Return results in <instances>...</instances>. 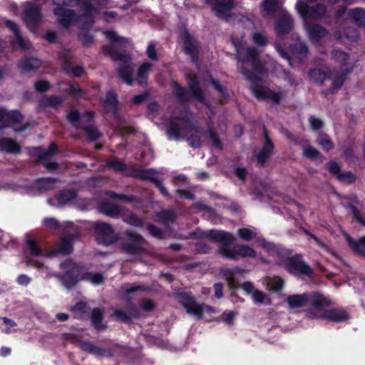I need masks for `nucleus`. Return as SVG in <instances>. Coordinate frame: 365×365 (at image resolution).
Returning a JSON list of instances; mask_svg holds the SVG:
<instances>
[{"label": "nucleus", "instance_id": "nucleus-1", "mask_svg": "<svg viewBox=\"0 0 365 365\" xmlns=\"http://www.w3.org/2000/svg\"><path fill=\"white\" fill-rule=\"evenodd\" d=\"M52 2L56 6L53 14L59 24L65 28L73 22L81 24L85 27L89 26L99 16L106 21L116 16L113 11L103 12L109 6V0H94L96 6L89 0H52Z\"/></svg>", "mask_w": 365, "mask_h": 365}, {"label": "nucleus", "instance_id": "nucleus-2", "mask_svg": "<svg viewBox=\"0 0 365 365\" xmlns=\"http://www.w3.org/2000/svg\"><path fill=\"white\" fill-rule=\"evenodd\" d=\"M232 42L235 48L237 58L242 63L238 69L250 82L253 95L260 101L278 103L284 96V93L270 90L264 85L262 78L258 76V74L262 73V69L257 65V49L254 47H245L242 39L237 41L232 38Z\"/></svg>", "mask_w": 365, "mask_h": 365}, {"label": "nucleus", "instance_id": "nucleus-3", "mask_svg": "<svg viewBox=\"0 0 365 365\" xmlns=\"http://www.w3.org/2000/svg\"><path fill=\"white\" fill-rule=\"evenodd\" d=\"M296 9L303 20L304 29L310 41L317 44L328 34V31L321 25L312 24V21L323 18L326 14V7L322 4H318L309 7L303 0H298Z\"/></svg>", "mask_w": 365, "mask_h": 365}, {"label": "nucleus", "instance_id": "nucleus-4", "mask_svg": "<svg viewBox=\"0 0 365 365\" xmlns=\"http://www.w3.org/2000/svg\"><path fill=\"white\" fill-rule=\"evenodd\" d=\"M332 58L339 64V69L333 71L327 74L319 69L311 70L309 76L314 81L322 83L327 78L333 80L330 92L334 93L343 84L345 76L351 71L353 67L349 63V56L346 53L339 50L331 52Z\"/></svg>", "mask_w": 365, "mask_h": 365}, {"label": "nucleus", "instance_id": "nucleus-5", "mask_svg": "<svg viewBox=\"0 0 365 365\" xmlns=\"http://www.w3.org/2000/svg\"><path fill=\"white\" fill-rule=\"evenodd\" d=\"M206 236L211 240L220 243L219 253L224 257L235 259L238 257H255L256 251L251 247L245 245L232 246L233 236L225 231L211 230L206 232Z\"/></svg>", "mask_w": 365, "mask_h": 365}, {"label": "nucleus", "instance_id": "nucleus-6", "mask_svg": "<svg viewBox=\"0 0 365 365\" xmlns=\"http://www.w3.org/2000/svg\"><path fill=\"white\" fill-rule=\"evenodd\" d=\"M312 301L315 311L307 314L308 318L323 319L334 322H341L349 319V314L345 310L330 307L333 303L329 297L322 294L316 295Z\"/></svg>", "mask_w": 365, "mask_h": 365}, {"label": "nucleus", "instance_id": "nucleus-7", "mask_svg": "<svg viewBox=\"0 0 365 365\" xmlns=\"http://www.w3.org/2000/svg\"><path fill=\"white\" fill-rule=\"evenodd\" d=\"M198 131V127L193 120L192 113L185 109L179 115L171 117L166 134L169 139L178 140L186 138L192 132Z\"/></svg>", "mask_w": 365, "mask_h": 365}, {"label": "nucleus", "instance_id": "nucleus-8", "mask_svg": "<svg viewBox=\"0 0 365 365\" xmlns=\"http://www.w3.org/2000/svg\"><path fill=\"white\" fill-rule=\"evenodd\" d=\"M29 264L36 267L42 273L45 274V278L55 277L58 278L62 284L66 288L73 287L78 282L77 274L78 269L77 266L70 259L66 260L61 264V268L65 270L63 274H56L49 270V269L40 262L28 259Z\"/></svg>", "mask_w": 365, "mask_h": 365}, {"label": "nucleus", "instance_id": "nucleus-9", "mask_svg": "<svg viewBox=\"0 0 365 365\" xmlns=\"http://www.w3.org/2000/svg\"><path fill=\"white\" fill-rule=\"evenodd\" d=\"M280 250L284 252L283 255H269L273 258V262L283 267L289 273L297 275H306L311 277L312 269L311 267L304 263L300 255H295L293 257H288V251L277 246Z\"/></svg>", "mask_w": 365, "mask_h": 365}, {"label": "nucleus", "instance_id": "nucleus-10", "mask_svg": "<svg viewBox=\"0 0 365 365\" xmlns=\"http://www.w3.org/2000/svg\"><path fill=\"white\" fill-rule=\"evenodd\" d=\"M104 52L113 61H119L120 66L118 68L119 77L127 84L132 85L133 78V68L131 66V58L128 54L118 52L110 47H104Z\"/></svg>", "mask_w": 365, "mask_h": 365}, {"label": "nucleus", "instance_id": "nucleus-11", "mask_svg": "<svg viewBox=\"0 0 365 365\" xmlns=\"http://www.w3.org/2000/svg\"><path fill=\"white\" fill-rule=\"evenodd\" d=\"M238 237L245 241H250L254 240L255 242L258 243L268 254L269 255L284 254L283 250L277 248V246L272 242H267L259 234L258 230L253 227H245L239 229L237 231Z\"/></svg>", "mask_w": 365, "mask_h": 365}, {"label": "nucleus", "instance_id": "nucleus-12", "mask_svg": "<svg viewBox=\"0 0 365 365\" xmlns=\"http://www.w3.org/2000/svg\"><path fill=\"white\" fill-rule=\"evenodd\" d=\"M172 86L174 94L181 103L188 101L190 98H193L201 103L205 101L204 93L200 88L199 83L196 78H188V87L190 93L184 88H182L177 82H173Z\"/></svg>", "mask_w": 365, "mask_h": 365}, {"label": "nucleus", "instance_id": "nucleus-13", "mask_svg": "<svg viewBox=\"0 0 365 365\" xmlns=\"http://www.w3.org/2000/svg\"><path fill=\"white\" fill-rule=\"evenodd\" d=\"M177 297L179 302L186 309L187 312L197 319H201L205 312L210 314L215 312L214 307L204 303H197L188 293H179Z\"/></svg>", "mask_w": 365, "mask_h": 365}, {"label": "nucleus", "instance_id": "nucleus-14", "mask_svg": "<svg viewBox=\"0 0 365 365\" xmlns=\"http://www.w3.org/2000/svg\"><path fill=\"white\" fill-rule=\"evenodd\" d=\"M273 45L279 56L287 60L289 66L292 68H294V61L295 60L301 63L307 57L308 53L307 46L301 41H297L294 45L290 46L291 55H289L285 51L281 43L274 42Z\"/></svg>", "mask_w": 365, "mask_h": 365}, {"label": "nucleus", "instance_id": "nucleus-15", "mask_svg": "<svg viewBox=\"0 0 365 365\" xmlns=\"http://www.w3.org/2000/svg\"><path fill=\"white\" fill-rule=\"evenodd\" d=\"M123 250L132 255H140L145 252V240L139 234L128 231L124 234Z\"/></svg>", "mask_w": 365, "mask_h": 365}, {"label": "nucleus", "instance_id": "nucleus-16", "mask_svg": "<svg viewBox=\"0 0 365 365\" xmlns=\"http://www.w3.org/2000/svg\"><path fill=\"white\" fill-rule=\"evenodd\" d=\"M94 229L96 234V241L100 245L108 246L113 244L118 240V236L114 230L108 223L96 222Z\"/></svg>", "mask_w": 365, "mask_h": 365}, {"label": "nucleus", "instance_id": "nucleus-17", "mask_svg": "<svg viewBox=\"0 0 365 365\" xmlns=\"http://www.w3.org/2000/svg\"><path fill=\"white\" fill-rule=\"evenodd\" d=\"M22 121L23 117L19 111H7L4 108H0V130L12 127L16 132H21L26 128V126L17 128L16 125L21 124Z\"/></svg>", "mask_w": 365, "mask_h": 365}, {"label": "nucleus", "instance_id": "nucleus-18", "mask_svg": "<svg viewBox=\"0 0 365 365\" xmlns=\"http://www.w3.org/2000/svg\"><path fill=\"white\" fill-rule=\"evenodd\" d=\"M24 21L28 29L34 32L42 21L40 8L32 3H26L24 11Z\"/></svg>", "mask_w": 365, "mask_h": 365}, {"label": "nucleus", "instance_id": "nucleus-19", "mask_svg": "<svg viewBox=\"0 0 365 365\" xmlns=\"http://www.w3.org/2000/svg\"><path fill=\"white\" fill-rule=\"evenodd\" d=\"M321 294H322L317 292L312 294L304 293L301 294H292L287 297L286 302L290 309L301 308L309 304L310 309L307 312L308 314L309 312H314L315 311L314 304L312 301L314 297Z\"/></svg>", "mask_w": 365, "mask_h": 365}, {"label": "nucleus", "instance_id": "nucleus-20", "mask_svg": "<svg viewBox=\"0 0 365 365\" xmlns=\"http://www.w3.org/2000/svg\"><path fill=\"white\" fill-rule=\"evenodd\" d=\"M212 11L219 18L229 21L233 8V0H207Z\"/></svg>", "mask_w": 365, "mask_h": 365}, {"label": "nucleus", "instance_id": "nucleus-21", "mask_svg": "<svg viewBox=\"0 0 365 365\" xmlns=\"http://www.w3.org/2000/svg\"><path fill=\"white\" fill-rule=\"evenodd\" d=\"M180 39L184 43L185 53L191 57L193 63H197L198 61V43L187 31H184L183 33L181 34Z\"/></svg>", "mask_w": 365, "mask_h": 365}, {"label": "nucleus", "instance_id": "nucleus-22", "mask_svg": "<svg viewBox=\"0 0 365 365\" xmlns=\"http://www.w3.org/2000/svg\"><path fill=\"white\" fill-rule=\"evenodd\" d=\"M56 151L57 147L54 143L51 144L47 150H43L41 148H34V152L38 155L39 159L45 161V168L51 171L56 170L58 168V165L56 163L47 161L56 153Z\"/></svg>", "mask_w": 365, "mask_h": 365}, {"label": "nucleus", "instance_id": "nucleus-23", "mask_svg": "<svg viewBox=\"0 0 365 365\" xmlns=\"http://www.w3.org/2000/svg\"><path fill=\"white\" fill-rule=\"evenodd\" d=\"M293 27V19L286 10H282L280 18L276 23L274 30L278 36L289 34Z\"/></svg>", "mask_w": 365, "mask_h": 365}, {"label": "nucleus", "instance_id": "nucleus-24", "mask_svg": "<svg viewBox=\"0 0 365 365\" xmlns=\"http://www.w3.org/2000/svg\"><path fill=\"white\" fill-rule=\"evenodd\" d=\"M76 197L75 190H64L56 195L53 200L48 199V202L53 206H63L72 202Z\"/></svg>", "mask_w": 365, "mask_h": 365}, {"label": "nucleus", "instance_id": "nucleus-25", "mask_svg": "<svg viewBox=\"0 0 365 365\" xmlns=\"http://www.w3.org/2000/svg\"><path fill=\"white\" fill-rule=\"evenodd\" d=\"M165 171L166 170L165 168H161L159 170L151 168L135 170L132 172V176L135 178L146 180L155 183L156 181L159 180L157 178V175L164 174Z\"/></svg>", "mask_w": 365, "mask_h": 365}, {"label": "nucleus", "instance_id": "nucleus-26", "mask_svg": "<svg viewBox=\"0 0 365 365\" xmlns=\"http://www.w3.org/2000/svg\"><path fill=\"white\" fill-rule=\"evenodd\" d=\"M93 117V113L91 111L80 114L76 110H71L67 115L68 121L76 128H82L83 126V123L90 121Z\"/></svg>", "mask_w": 365, "mask_h": 365}, {"label": "nucleus", "instance_id": "nucleus-27", "mask_svg": "<svg viewBox=\"0 0 365 365\" xmlns=\"http://www.w3.org/2000/svg\"><path fill=\"white\" fill-rule=\"evenodd\" d=\"M284 0H264L261 4L262 13L264 16H273L279 11L282 14Z\"/></svg>", "mask_w": 365, "mask_h": 365}, {"label": "nucleus", "instance_id": "nucleus-28", "mask_svg": "<svg viewBox=\"0 0 365 365\" xmlns=\"http://www.w3.org/2000/svg\"><path fill=\"white\" fill-rule=\"evenodd\" d=\"M6 25L13 31L15 36V40L12 41V43L14 45L15 43L18 44L22 50H29L31 47V43L28 40L21 36L17 24L12 21L8 20L6 21Z\"/></svg>", "mask_w": 365, "mask_h": 365}, {"label": "nucleus", "instance_id": "nucleus-29", "mask_svg": "<svg viewBox=\"0 0 365 365\" xmlns=\"http://www.w3.org/2000/svg\"><path fill=\"white\" fill-rule=\"evenodd\" d=\"M264 136L265 139V145L257 156V163L260 165H263L269 159L274 148V146L271 143V140L269 138L267 130L265 129H264Z\"/></svg>", "mask_w": 365, "mask_h": 365}, {"label": "nucleus", "instance_id": "nucleus-30", "mask_svg": "<svg viewBox=\"0 0 365 365\" xmlns=\"http://www.w3.org/2000/svg\"><path fill=\"white\" fill-rule=\"evenodd\" d=\"M21 150L20 145L16 140L6 138L0 139V152L17 154L21 152Z\"/></svg>", "mask_w": 365, "mask_h": 365}, {"label": "nucleus", "instance_id": "nucleus-31", "mask_svg": "<svg viewBox=\"0 0 365 365\" xmlns=\"http://www.w3.org/2000/svg\"><path fill=\"white\" fill-rule=\"evenodd\" d=\"M346 242L350 249L356 254L365 257V236L355 240L349 236H346Z\"/></svg>", "mask_w": 365, "mask_h": 365}, {"label": "nucleus", "instance_id": "nucleus-32", "mask_svg": "<svg viewBox=\"0 0 365 365\" xmlns=\"http://www.w3.org/2000/svg\"><path fill=\"white\" fill-rule=\"evenodd\" d=\"M41 65L40 59L36 58H26L21 61L18 65L22 72H30L36 70Z\"/></svg>", "mask_w": 365, "mask_h": 365}, {"label": "nucleus", "instance_id": "nucleus-33", "mask_svg": "<svg viewBox=\"0 0 365 365\" xmlns=\"http://www.w3.org/2000/svg\"><path fill=\"white\" fill-rule=\"evenodd\" d=\"M82 350L86 351L97 356H106L110 355V352L99 346H96L91 342L83 341L80 344Z\"/></svg>", "mask_w": 365, "mask_h": 365}, {"label": "nucleus", "instance_id": "nucleus-34", "mask_svg": "<svg viewBox=\"0 0 365 365\" xmlns=\"http://www.w3.org/2000/svg\"><path fill=\"white\" fill-rule=\"evenodd\" d=\"M263 284L269 290L279 292L282 289L284 282L279 277H267L263 279Z\"/></svg>", "mask_w": 365, "mask_h": 365}, {"label": "nucleus", "instance_id": "nucleus-35", "mask_svg": "<svg viewBox=\"0 0 365 365\" xmlns=\"http://www.w3.org/2000/svg\"><path fill=\"white\" fill-rule=\"evenodd\" d=\"M175 217L176 215L173 210H165L158 212L154 220L165 226H168L175 221Z\"/></svg>", "mask_w": 365, "mask_h": 365}, {"label": "nucleus", "instance_id": "nucleus-36", "mask_svg": "<svg viewBox=\"0 0 365 365\" xmlns=\"http://www.w3.org/2000/svg\"><path fill=\"white\" fill-rule=\"evenodd\" d=\"M58 180L53 178H45L38 179L35 182V187L40 190L47 191L56 188Z\"/></svg>", "mask_w": 365, "mask_h": 365}, {"label": "nucleus", "instance_id": "nucleus-37", "mask_svg": "<svg viewBox=\"0 0 365 365\" xmlns=\"http://www.w3.org/2000/svg\"><path fill=\"white\" fill-rule=\"evenodd\" d=\"M151 68L152 65L149 63H144L140 66L138 72L137 81L140 86H143L146 85L147 76Z\"/></svg>", "mask_w": 365, "mask_h": 365}, {"label": "nucleus", "instance_id": "nucleus-38", "mask_svg": "<svg viewBox=\"0 0 365 365\" xmlns=\"http://www.w3.org/2000/svg\"><path fill=\"white\" fill-rule=\"evenodd\" d=\"M101 211L108 216L115 217L120 215V208L113 203L106 202L101 205Z\"/></svg>", "mask_w": 365, "mask_h": 365}, {"label": "nucleus", "instance_id": "nucleus-39", "mask_svg": "<svg viewBox=\"0 0 365 365\" xmlns=\"http://www.w3.org/2000/svg\"><path fill=\"white\" fill-rule=\"evenodd\" d=\"M73 239L71 236L61 238L58 247V252L63 254H69L73 250Z\"/></svg>", "mask_w": 365, "mask_h": 365}, {"label": "nucleus", "instance_id": "nucleus-40", "mask_svg": "<svg viewBox=\"0 0 365 365\" xmlns=\"http://www.w3.org/2000/svg\"><path fill=\"white\" fill-rule=\"evenodd\" d=\"M351 19L358 26H365V10L361 8H356L351 11Z\"/></svg>", "mask_w": 365, "mask_h": 365}, {"label": "nucleus", "instance_id": "nucleus-41", "mask_svg": "<svg viewBox=\"0 0 365 365\" xmlns=\"http://www.w3.org/2000/svg\"><path fill=\"white\" fill-rule=\"evenodd\" d=\"M91 318L92 324L96 329H101L105 328V326L102 324L103 312L101 309L98 308L94 309L91 312Z\"/></svg>", "mask_w": 365, "mask_h": 365}, {"label": "nucleus", "instance_id": "nucleus-42", "mask_svg": "<svg viewBox=\"0 0 365 365\" xmlns=\"http://www.w3.org/2000/svg\"><path fill=\"white\" fill-rule=\"evenodd\" d=\"M63 102V99L61 97L51 96H45L43 97L41 101L40 104L41 106H51L56 108L61 104Z\"/></svg>", "mask_w": 365, "mask_h": 365}, {"label": "nucleus", "instance_id": "nucleus-43", "mask_svg": "<svg viewBox=\"0 0 365 365\" xmlns=\"http://www.w3.org/2000/svg\"><path fill=\"white\" fill-rule=\"evenodd\" d=\"M193 207L197 209L199 211L203 212V215L205 217L210 220L211 221H214L215 220V212L211 207L202 202H197L194 205Z\"/></svg>", "mask_w": 365, "mask_h": 365}, {"label": "nucleus", "instance_id": "nucleus-44", "mask_svg": "<svg viewBox=\"0 0 365 365\" xmlns=\"http://www.w3.org/2000/svg\"><path fill=\"white\" fill-rule=\"evenodd\" d=\"M252 299L254 302L257 304H269L271 303L270 299L268 296L258 289L252 292Z\"/></svg>", "mask_w": 365, "mask_h": 365}, {"label": "nucleus", "instance_id": "nucleus-45", "mask_svg": "<svg viewBox=\"0 0 365 365\" xmlns=\"http://www.w3.org/2000/svg\"><path fill=\"white\" fill-rule=\"evenodd\" d=\"M16 327V323L7 317H0V329L6 334H10L11 329Z\"/></svg>", "mask_w": 365, "mask_h": 365}, {"label": "nucleus", "instance_id": "nucleus-46", "mask_svg": "<svg viewBox=\"0 0 365 365\" xmlns=\"http://www.w3.org/2000/svg\"><path fill=\"white\" fill-rule=\"evenodd\" d=\"M235 21L239 26H242L245 29H251L254 26V23L252 19L244 15H235Z\"/></svg>", "mask_w": 365, "mask_h": 365}, {"label": "nucleus", "instance_id": "nucleus-47", "mask_svg": "<svg viewBox=\"0 0 365 365\" xmlns=\"http://www.w3.org/2000/svg\"><path fill=\"white\" fill-rule=\"evenodd\" d=\"M103 34L108 40L113 44H123L128 41L127 39L119 36L115 31H103Z\"/></svg>", "mask_w": 365, "mask_h": 365}, {"label": "nucleus", "instance_id": "nucleus-48", "mask_svg": "<svg viewBox=\"0 0 365 365\" xmlns=\"http://www.w3.org/2000/svg\"><path fill=\"white\" fill-rule=\"evenodd\" d=\"M240 273H241V271L237 267H235L233 269H225L222 272L223 276L228 281L230 287L234 286L235 284V274H240Z\"/></svg>", "mask_w": 365, "mask_h": 365}, {"label": "nucleus", "instance_id": "nucleus-49", "mask_svg": "<svg viewBox=\"0 0 365 365\" xmlns=\"http://www.w3.org/2000/svg\"><path fill=\"white\" fill-rule=\"evenodd\" d=\"M84 279L95 285L100 284L104 281L102 274L98 272H88L85 274Z\"/></svg>", "mask_w": 365, "mask_h": 365}, {"label": "nucleus", "instance_id": "nucleus-50", "mask_svg": "<svg viewBox=\"0 0 365 365\" xmlns=\"http://www.w3.org/2000/svg\"><path fill=\"white\" fill-rule=\"evenodd\" d=\"M118 100L117 96L113 91H110L107 93L104 100V104L106 107L115 108L117 105Z\"/></svg>", "mask_w": 365, "mask_h": 365}, {"label": "nucleus", "instance_id": "nucleus-51", "mask_svg": "<svg viewBox=\"0 0 365 365\" xmlns=\"http://www.w3.org/2000/svg\"><path fill=\"white\" fill-rule=\"evenodd\" d=\"M252 41L258 46H265L268 41L266 36L259 32H255L252 34Z\"/></svg>", "mask_w": 365, "mask_h": 365}, {"label": "nucleus", "instance_id": "nucleus-52", "mask_svg": "<svg viewBox=\"0 0 365 365\" xmlns=\"http://www.w3.org/2000/svg\"><path fill=\"white\" fill-rule=\"evenodd\" d=\"M84 131L91 140H96L100 137V133L97 128L93 125H88L84 128Z\"/></svg>", "mask_w": 365, "mask_h": 365}, {"label": "nucleus", "instance_id": "nucleus-53", "mask_svg": "<svg viewBox=\"0 0 365 365\" xmlns=\"http://www.w3.org/2000/svg\"><path fill=\"white\" fill-rule=\"evenodd\" d=\"M26 245L33 255L38 256L43 254V251L34 240L31 239L28 240L26 241Z\"/></svg>", "mask_w": 365, "mask_h": 365}, {"label": "nucleus", "instance_id": "nucleus-54", "mask_svg": "<svg viewBox=\"0 0 365 365\" xmlns=\"http://www.w3.org/2000/svg\"><path fill=\"white\" fill-rule=\"evenodd\" d=\"M317 142L326 151H329L333 148L332 143L326 135L319 136Z\"/></svg>", "mask_w": 365, "mask_h": 365}, {"label": "nucleus", "instance_id": "nucleus-55", "mask_svg": "<svg viewBox=\"0 0 365 365\" xmlns=\"http://www.w3.org/2000/svg\"><path fill=\"white\" fill-rule=\"evenodd\" d=\"M124 221L128 224L135 226L141 227L143 225V222L133 214H130L124 218Z\"/></svg>", "mask_w": 365, "mask_h": 365}, {"label": "nucleus", "instance_id": "nucleus-56", "mask_svg": "<svg viewBox=\"0 0 365 365\" xmlns=\"http://www.w3.org/2000/svg\"><path fill=\"white\" fill-rule=\"evenodd\" d=\"M348 208L350 210V212L353 215V217H354L356 221H357L361 225L365 226V219L363 218V217L361 215L360 212L358 210V209L352 205H349L348 206Z\"/></svg>", "mask_w": 365, "mask_h": 365}, {"label": "nucleus", "instance_id": "nucleus-57", "mask_svg": "<svg viewBox=\"0 0 365 365\" xmlns=\"http://www.w3.org/2000/svg\"><path fill=\"white\" fill-rule=\"evenodd\" d=\"M304 155L307 158H317L319 156V152L314 148L308 146L304 149Z\"/></svg>", "mask_w": 365, "mask_h": 365}, {"label": "nucleus", "instance_id": "nucleus-58", "mask_svg": "<svg viewBox=\"0 0 365 365\" xmlns=\"http://www.w3.org/2000/svg\"><path fill=\"white\" fill-rule=\"evenodd\" d=\"M337 178L339 180L348 183H351L356 180L355 175L351 172L339 173Z\"/></svg>", "mask_w": 365, "mask_h": 365}, {"label": "nucleus", "instance_id": "nucleus-59", "mask_svg": "<svg viewBox=\"0 0 365 365\" xmlns=\"http://www.w3.org/2000/svg\"><path fill=\"white\" fill-rule=\"evenodd\" d=\"M107 165L115 171H124L126 169V165L118 160L108 161Z\"/></svg>", "mask_w": 365, "mask_h": 365}, {"label": "nucleus", "instance_id": "nucleus-60", "mask_svg": "<svg viewBox=\"0 0 365 365\" xmlns=\"http://www.w3.org/2000/svg\"><path fill=\"white\" fill-rule=\"evenodd\" d=\"M148 230L151 235L153 237L158 238V239H163V232L161 229L157 227L156 226L153 225H148Z\"/></svg>", "mask_w": 365, "mask_h": 365}, {"label": "nucleus", "instance_id": "nucleus-61", "mask_svg": "<svg viewBox=\"0 0 365 365\" xmlns=\"http://www.w3.org/2000/svg\"><path fill=\"white\" fill-rule=\"evenodd\" d=\"M86 309V304L83 302L77 303L73 307L71 308V311L75 314V317L77 318L81 317V313L84 312Z\"/></svg>", "mask_w": 365, "mask_h": 365}, {"label": "nucleus", "instance_id": "nucleus-62", "mask_svg": "<svg viewBox=\"0 0 365 365\" xmlns=\"http://www.w3.org/2000/svg\"><path fill=\"white\" fill-rule=\"evenodd\" d=\"M64 70L66 72L70 75H72L75 77L81 76L83 73V68L80 66H77L75 68H70L68 66L64 67Z\"/></svg>", "mask_w": 365, "mask_h": 365}, {"label": "nucleus", "instance_id": "nucleus-63", "mask_svg": "<svg viewBox=\"0 0 365 365\" xmlns=\"http://www.w3.org/2000/svg\"><path fill=\"white\" fill-rule=\"evenodd\" d=\"M148 57L152 61H156L158 59V55L155 49V44L150 42L146 50Z\"/></svg>", "mask_w": 365, "mask_h": 365}, {"label": "nucleus", "instance_id": "nucleus-64", "mask_svg": "<svg viewBox=\"0 0 365 365\" xmlns=\"http://www.w3.org/2000/svg\"><path fill=\"white\" fill-rule=\"evenodd\" d=\"M43 225L50 229H57L59 227V223L56 218L48 217L43 220Z\"/></svg>", "mask_w": 365, "mask_h": 365}]
</instances>
